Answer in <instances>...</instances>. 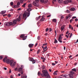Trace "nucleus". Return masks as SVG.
I'll use <instances>...</instances> for the list:
<instances>
[{
  "mask_svg": "<svg viewBox=\"0 0 78 78\" xmlns=\"http://www.w3.org/2000/svg\"><path fill=\"white\" fill-rule=\"evenodd\" d=\"M21 20V18L20 17V16H19L18 18H17L16 20H14L13 21V23L12 22H7L5 23L4 25L6 26H10L12 25H15L16 23V21H20Z\"/></svg>",
  "mask_w": 78,
  "mask_h": 78,
  "instance_id": "1",
  "label": "nucleus"
},
{
  "mask_svg": "<svg viewBox=\"0 0 78 78\" xmlns=\"http://www.w3.org/2000/svg\"><path fill=\"white\" fill-rule=\"evenodd\" d=\"M43 73H41V76L43 77H44L46 78H51L50 76L48 74V72L46 70H43L42 71Z\"/></svg>",
  "mask_w": 78,
  "mask_h": 78,
  "instance_id": "2",
  "label": "nucleus"
},
{
  "mask_svg": "<svg viewBox=\"0 0 78 78\" xmlns=\"http://www.w3.org/2000/svg\"><path fill=\"white\" fill-rule=\"evenodd\" d=\"M30 12H27L26 14V13H24L23 15V19L25 20H26L27 19V17H29L30 15Z\"/></svg>",
  "mask_w": 78,
  "mask_h": 78,
  "instance_id": "3",
  "label": "nucleus"
},
{
  "mask_svg": "<svg viewBox=\"0 0 78 78\" xmlns=\"http://www.w3.org/2000/svg\"><path fill=\"white\" fill-rule=\"evenodd\" d=\"M7 59V57H5V58H4L3 59V61L4 62H6V63L8 64L11 63V61H13L12 60H10L9 59H6V60H5V59Z\"/></svg>",
  "mask_w": 78,
  "mask_h": 78,
  "instance_id": "4",
  "label": "nucleus"
},
{
  "mask_svg": "<svg viewBox=\"0 0 78 78\" xmlns=\"http://www.w3.org/2000/svg\"><path fill=\"white\" fill-rule=\"evenodd\" d=\"M39 2V0H35V1L33 2V5L37 7H38L39 6V4L38 3Z\"/></svg>",
  "mask_w": 78,
  "mask_h": 78,
  "instance_id": "5",
  "label": "nucleus"
},
{
  "mask_svg": "<svg viewBox=\"0 0 78 78\" xmlns=\"http://www.w3.org/2000/svg\"><path fill=\"white\" fill-rule=\"evenodd\" d=\"M16 63V62H13V60H12L11 63H9L10 66L12 67H14L15 66Z\"/></svg>",
  "mask_w": 78,
  "mask_h": 78,
  "instance_id": "6",
  "label": "nucleus"
},
{
  "mask_svg": "<svg viewBox=\"0 0 78 78\" xmlns=\"http://www.w3.org/2000/svg\"><path fill=\"white\" fill-rule=\"evenodd\" d=\"M21 38H23V39H26L27 37V36L25 34H22L20 36Z\"/></svg>",
  "mask_w": 78,
  "mask_h": 78,
  "instance_id": "7",
  "label": "nucleus"
},
{
  "mask_svg": "<svg viewBox=\"0 0 78 78\" xmlns=\"http://www.w3.org/2000/svg\"><path fill=\"white\" fill-rule=\"evenodd\" d=\"M72 2V0H67V1H64L63 2V3L65 5L68 4V3H70Z\"/></svg>",
  "mask_w": 78,
  "mask_h": 78,
  "instance_id": "8",
  "label": "nucleus"
},
{
  "mask_svg": "<svg viewBox=\"0 0 78 78\" xmlns=\"http://www.w3.org/2000/svg\"><path fill=\"white\" fill-rule=\"evenodd\" d=\"M23 68H19L17 69V71H18L21 72L20 73L21 74H23L24 73L23 70Z\"/></svg>",
  "mask_w": 78,
  "mask_h": 78,
  "instance_id": "9",
  "label": "nucleus"
},
{
  "mask_svg": "<svg viewBox=\"0 0 78 78\" xmlns=\"http://www.w3.org/2000/svg\"><path fill=\"white\" fill-rule=\"evenodd\" d=\"M71 16L72 15L71 14H69L67 15L66 17V20H67L69 18L71 17Z\"/></svg>",
  "mask_w": 78,
  "mask_h": 78,
  "instance_id": "10",
  "label": "nucleus"
},
{
  "mask_svg": "<svg viewBox=\"0 0 78 78\" xmlns=\"http://www.w3.org/2000/svg\"><path fill=\"white\" fill-rule=\"evenodd\" d=\"M63 77L64 78H68L69 77V75L65 74L64 75H63Z\"/></svg>",
  "mask_w": 78,
  "mask_h": 78,
  "instance_id": "11",
  "label": "nucleus"
},
{
  "mask_svg": "<svg viewBox=\"0 0 78 78\" xmlns=\"http://www.w3.org/2000/svg\"><path fill=\"white\" fill-rule=\"evenodd\" d=\"M34 44H30L29 45V47L30 48H32L33 47Z\"/></svg>",
  "mask_w": 78,
  "mask_h": 78,
  "instance_id": "12",
  "label": "nucleus"
},
{
  "mask_svg": "<svg viewBox=\"0 0 78 78\" xmlns=\"http://www.w3.org/2000/svg\"><path fill=\"white\" fill-rule=\"evenodd\" d=\"M69 77H70V78H73V75L72 74H69Z\"/></svg>",
  "mask_w": 78,
  "mask_h": 78,
  "instance_id": "13",
  "label": "nucleus"
},
{
  "mask_svg": "<svg viewBox=\"0 0 78 78\" xmlns=\"http://www.w3.org/2000/svg\"><path fill=\"white\" fill-rule=\"evenodd\" d=\"M63 36V34L60 35L59 37V39H62V36Z\"/></svg>",
  "mask_w": 78,
  "mask_h": 78,
  "instance_id": "14",
  "label": "nucleus"
},
{
  "mask_svg": "<svg viewBox=\"0 0 78 78\" xmlns=\"http://www.w3.org/2000/svg\"><path fill=\"white\" fill-rule=\"evenodd\" d=\"M70 10L71 11H75V9L74 8H72Z\"/></svg>",
  "mask_w": 78,
  "mask_h": 78,
  "instance_id": "15",
  "label": "nucleus"
},
{
  "mask_svg": "<svg viewBox=\"0 0 78 78\" xmlns=\"http://www.w3.org/2000/svg\"><path fill=\"white\" fill-rule=\"evenodd\" d=\"M27 76L22 75L21 76V78H27Z\"/></svg>",
  "mask_w": 78,
  "mask_h": 78,
  "instance_id": "16",
  "label": "nucleus"
},
{
  "mask_svg": "<svg viewBox=\"0 0 78 78\" xmlns=\"http://www.w3.org/2000/svg\"><path fill=\"white\" fill-rule=\"evenodd\" d=\"M64 27L63 26H62L61 27V31H62L64 30Z\"/></svg>",
  "mask_w": 78,
  "mask_h": 78,
  "instance_id": "17",
  "label": "nucleus"
},
{
  "mask_svg": "<svg viewBox=\"0 0 78 78\" xmlns=\"http://www.w3.org/2000/svg\"><path fill=\"white\" fill-rule=\"evenodd\" d=\"M34 59L33 58H29V60L30 61H34Z\"/></svg>",
  "mask_w": 78,
  "mask_h": 78,
  "instance_id": "18",
  "label": "nucleus"
},
{
  "mask_svg": "<svg viewBox=\"0 0 78 78\" xmlns=\"http://www.w3.org/2000/svg\"><path fill=\"white\" fill-rule=\"evenodd\" d=\"M57 72H58L57 71H55V72H54L53 75H57Z\"/></svg>",
  "mask_w": 78,
  "mask_h": 78,
  "instance_id": "19",
  "label": "nucleus"
},
{
  "mask_svg": "<svg viewBox=\"0 0 78 78\" xmlns=\"http://www.w3.org/2000/svg\"><path fill=\"white\" fill-rule=\"evenodd\" d=\"M58 2L60 3H61L63 2L62 0H57Z\"/></svg>",
  "mask_w": 78,
  "mask_h": 78,
  "instance_id": "20",
  "label": "nucleus"
},
{
  "mask_svg": "<svg viewBox=\"0 0 78 78\" xmlns=\"http://www.w3.org/2000/svg\"><path fill=\"white\" fill-rule=\"evenodd\" d=\"M45 19V18L44 17H42L41 18V19H40V21H43V20H44Z\"/></svg>",
  "mask_w": 78,
  "mask_h": 78,
  "instance_id": "21",
  "label": "nucleus"
},
{
  "mask_svg": "<svg viewBox=\"0 0 78 78\" xmlns=\"http://www.w3.org/2000/svg\"><path fill=\"white\" fill-rule=\"evenodd\" d=\"M70 74H71V75H73L74 74V72L73 71H71L70 72Z\"/></svg>",
  "mask_w": 78,
  "mask_h": 78,
  "instance_id": "22",
  "label": "nucleus"
},
{
  "mask_svg": "<svg viewBox=\"0 0 78 78\" xmlns=\"http://www.w3.org/2000/svg\"><path fill=\"white\" fill-rule=\"evenodd\" d=\"M27 10L28 12H30V11L32 10V9L30 8H29L27 9Z\"/></svg>",
  "mask_w": 78,
  "mask_h": 78,
  "instance_id": "23",
  "label": "nucleus"
},
{
  "mask_svg": "<svg viewBox=\"0 0 78 78\" xmlns=\"http://www.w3.org/2000/svg\"><path fill=\"white\" fill-rule=\"evenodd\" d=\"M47 48V46H46L45 47H44V48H43L44 50H46Z\"/></svg>",
  "mask_w": 78,
  "mask_h": 78,
  "instance_id": "24",
  "label": "nucleus"
},
{
  "mask_svg": "<svg viewBox=\"0 0 78 78\" xmlns=\"http://www.w3.org/2000/svg\"><path fill=\"white\" fill-rule=\"evenodd\" d=\"M54 43L55 44H56L58 43V41H57L55 39L54 42Z\"/></svg>",
  "mask_w": 78,
  "mask_h": 78,
  "instance_id": "25",
  "label": "nucleus"
},
{
  "mask_svg": "<svg viewBox=\"0 0 78 78\" xmlns=\"http://www.w3.org/2000/svg\"><path fill=\"white\" fill-rule=\"evenodd\" d=\"M52 22H56V20L55 19H53Z\"/></svg>",
  "mask_w": 78,
  "mask_h": 78,
  "instance_id": "26",
  "label": "nucleus"
},
{
  "mask_svg": "<svg viewBox=\"0 0 78 78\" xmlns=\"http://www.w3.org/2000/svg\"><path fill=\"white\" fill-rule=\"evenodd\" d=\"M10 4L11 5V6H12L13 5V2H11Z\"/></svg>",
  "mask_w": 78,
  "mask_h": 78,
  "instance_id": "27",
  "label": "nucleus"
},
{
  "mask_svg": "<svg viewBox=\"0 0 78 78\" xmlns=\"http://www.w3.org/2000/svg\"><path fill=\"white\" fill-rule=\"evenodd\" d=\"M66 12L67 13H70V11H69V10H66Z\"/></svg>",
  "mask_w": 78,
  "mask_h": 78,
  "instance_id": "28",
  "label": "nucleus"
},
{
  "mask_svg": "<svg viewBox=\"0 0 78 78\" xmlns=\"http://www.w3.org/2000/svg\"><path fill=\"white\" fill-rule=\"evenodd\" d=\"M31 61L32 62V63L33 64H34L36 62V61L35 60Z\"/></svg>",
  "mask_w": 78,
  "mask_h": 78,
  "instance_id": "29",
  "label": "nucleus"
},
{
  "mask_svg": "<svg viewBox=\"0 0 78 78\" xmlns=\"http://www.w3.org/2000/svg\"><path fill=\"white\" fill-rule=\"evenodd\" d=\"M32 7V5L31 4H30L28 5V7L29 8H31Z\"/></svg>",
  "mask_w": 78,
  "mask_h": 78,
  "instance_id": "30",
  "label": "nucleus"
},
{
  "mask_svg": "<svg viewBox=\"0 0 78 78\" xmlns=\"http://www.w3.org/2000/svg\"><path fill=\"white\" fill-rule=\"evenodd\" d=\"M41 59H43V60H45L46 59L45 58H44V57H41Z\"/></svg>",
  "mask_w": 78,
  "mask_h": 78,
  "instance_id": "31",
  "label": "nucleus"
},
{
  "mask_svg": "<svg viewBox=\"0 0 78 78\" xmlns=\"http://www.w3.org/2000/svg\"><path fill=\"white\" fill-rule=\"evenodd\" d=\"M6 12V11H2L1 12V14H3L5 13Z\"/></svg>",
  "mask_w": 78,
  "mask_h": 78,
  "instance_id": "32",
  "label": "nucleus"
},
{
  "mask_svg": "<svg viewBox=\"0 0 78 78\" xmlns=\"http://www.w3.org/2000/svg\"><path fill=\"white\" fill-rule=\"evenodd\" d=\"M20 0V3H23V1H24V0H18V1H19Z\"/></svg>",
  "mask_w": 78,
  "mask_h": 78,
  "instance_id": "33",
  "label": "nucleus"
},
{
  "mask_svg": "<svg viewBox=\"0 0 78 78\" xmlns=\"http://www.w3.org/2000/svg\"><path fill=\"white\" fill-rule=\"evenodd\" d=\"M72 70L75 71V72H76V69H72Z\"/></svg>",
  "mask_w": 78,
  "mask_h": 78,
  "instance_id": "34",
  "label": "nucleus"
},
{
  "mask_svg": "<svg viewBox=\"0 0 78 78\" xmlns=\"http://www.w3.org/2000/svg\"><path fill=\"white\" fill-rule=\"evenodd\" d=\"M72 26L71 25L69 24V29H71L72 28Z\"/></svg>",
  "mask_w": 78,
  "mask_h": 78,
  "instance_id": "35",
  "label": "nucleus"
},
{
  "mask_svg": "<svg viewBox=\"0 0 78 78\" xmlns=\"http://www.w3.org/2000/svg\"><path fill=\"white\" fill-rule=\"evenodd\" d=\"M64 15L63 16H61V19H63L64 18Z\"/></svg>",
  "mask_w": 78,
  "mask_h": 78,
  "instance_id": "36",
  "label": "nucleus"
},
{
  "mask_svg": "<svg viewBox=\"0 0 78 78\" xmlns=\"http://www.w3.org/2000/svg\"><path fill=\"white\" fill-rule=\"evenodd\" d=\"M40 2L42 3H44V0H40Z\"/></svg>",
  "mask_w": 78,
  "mask_h": 78,
  "instance_id": "37",
  "label": "nucleus"
},
{
  "mask_svg": "<svg viewBox=\"0 0 78 78\" xmlns=\"http://www.w3.org/2000/svg\"><path fill=\"white\" fill-rule=\"evenodd\" d=\"M44 2L45 3H47L48 2V0H44Z\"/></svg>",
  "mask_w": 78,
  "mask_h": 78,
  "instance_id": "38",
  "label": "nucleus"
},
{
  "mask_svg": "<svg viewBox=\"0 0 78 78\" xmlns=\"http://www.w3.org/2000/svg\"><path fill=\"white\" fill-rule=\"evenodd\" d=\"M26 3H25L22 6V7H25V6L26 5Z\"/></svg>",
  "mask_w": 78,
  "mask_h": 78,
  "instance_id": "39",
  "label": "nucleus"
},
{
  "mask_svg": "<svg viewBox=\"0 0 78 78\" xmlns=\"http://www.w3.org/2000/svg\"><path fill=\"white\" fill-rule=\"evenodd\" d=\"M40 51V49H39L37 51V54H39V53Z\"/></svg>",
  "mask_w": 78,
  "mask_h": 78,
  "instance_id": "40",
  "label": "nucleus"
},
{
  "mask_svg": "<svg viewBox=\"0 0 78 78\" xmlns=\"http://www.w3.org/2000/svg\"><path fill=\"white\" fill-rule=\"evenodd\" d=\"M52 31V29L51 28H49V31L51 32Z\"/></svg>",
  "mask_w": 78,
  "mask_h": 78,
  "instance_id": "41",
  "label": "nucleus"
},
{
  "mask_svg": "<svg viewBox=\"0 0 78 78\" xmlns=\"http://www.w3.org/2000/svg\"><path fill=\"white\" fill-rule=\"evenodd\" d=\"M42 69H45V66H42Z\"/></svg>",
  "mask_w": 78,
  "mask_h": 78,
  "instance_id": "42",
  "label": "nucleus"
},
{
  "mask_svg": "<svg viewBox=\"0 0 78 78\" xmlns=\"http://www.w3.org/2000/svg\"><path fill=\"white\" fill-rule=\"evenodd\" d=\"M49 30V28H47L45 29V31H46V32L48 31Z\"/></svg>",
  "mask_w": 78,
  "mask_h": 78,
  "instance_id": "43",
  "label": "nucleus"
},
{
  "mask_svg": "<svg viewBox=\"0 0 78 78\" xmlns=\"http://www.w3.org/2000/svg\"><path fill=\"white\" fill-rule=\"evenodd\" d=\"M58 41L62 43V40L61 39H58Z\"/></svg>",
  "mask_w": 78,
  "mask_h": 78,
  "instance_id": "44",
  "label": "nucleus"
},
{
  "mask_svg": "<svg viewBox=\"0 0 78 78\" xmlns=\"http://www.w3.org/2000/svg\"><path fill=\"white\" fill-rule=\"evenodd\" d=\"M73 20H73V19H71V20H70V23H71L72 22H73Z\"/></svg>",
  "mask_w": 78,
  "mask_h": 78,
  "instance_id": "45",
  "label": "nucleus"
},
{
  "mask_svg": "<svg viewBox=\"0 0 78 78\" xmlns=\"http://www.w3.org/2000/svg\"><path fill=\"white\" fill-rule=\"evenodd\" d=\"M20 2H18L17 3V5L18 6H19V5H20Z\"/></svg>",
  "mask_w": 78,
  "mask_h": 78,
  "instance_id": "46",
  "label": "nucleus"
},
{
  "mask_svg": "<svg viewBox=\"0 0 78 78\" xmlns=\"http://www.w3.org/2000/svg\"><path fill=\"white\" fill-rule=\"evenodd\" d=\"M3 58V57H2V56H0V59H2Z\"/></svg>",
  "mask_w": 78,
  "mask_h": 78,
  "instance_id": "47",
  "label": "nucleus"
},
{
  "mask_svg": "<svg viewBox=\"0 0 78 78\" xmlns=\"http://www.w3.org/2000/svg\"><path fill=\"white\" fill-rule=\"evenodd\" d=\"M37 39H41V37L40 36H38V37H37Z\"/></svg>",
  "mask_w": 78,
  "mask_h": 78,
  "instance_id": "48",
  "label": "nucleus"
},
{
  "mask_svg": "<svg viewBox=\"0 0 78 78\" xmlns=\"http://www.w3.org/2000/svg\"><path fill=\"white\" fill-rule=\"evenodd\" d=\"M41 72H38V73H37L38 75H41Z\"/></svg>",
  "mask_w": 78,
  "mask_h": 78,
  "instance_id": "49",
  "label": "nucleus"
},
{
  "mask_svg": "<svg viewBox=\"0 0 78 78\" xmlns=\"http://www.w3.org/2000/svg\"><path fill=\"white\" fill-rule=\"evenodd\" d=\"M76 18V16H73V17H72V19H74Z\"/></svg>",
  "mask_w": 78,
  "mask_h": 78,
  "instance_id": "50",
  "label": "nucleus"
},
{
  "mask_svg": "<svg viewBox=\"0 0 78 78\" xmlns=\"http://www.w3.org/2000/svg\"><path fill=\"white\" fill-rule=\"evenodd\" d=\"M24 68V67H23V65H22L21 66V69H23Z\"/></svg>",
  "mask_w": 78,
  "mask_h": 78,
  "instance_id": "51",
  "label": "nucleus"
},
{
  "mask_svg": "<svg viewBox=\"0 0 78 78\" xmlns=\"http://www.w3.org/2000/svg\"><path fill=\"white\" fill-rule=\"evenodd\" d=\"M72 36V33H71L70 34V35L69 36V37L70 38Z\"/></svg>",
  "mask_w": 78,
  "mask_h": 78,
  "instance_id": "52",
  "label": "nucleus"
},
{
  "mask_svg": "<svg viewBox=\"0 0 78 78\" xmlns=\"http://www.w3.org/2000/svg\"><path fill=\"white\" fill-rule=\"evenodd\" d=\"M47 45V43H46L45 44H44L43 45V46H46Z\"/></svg>",
  "mask_w": 78,
  "mask_h": 78,
  "instance_id": "53",
  "label": "nucleus"
},
{
  "mask_svg": "<svg viewBox=\"0 0 78 78\" xmlns=\"http://www.w3.org/2000/svg\"><path fill=\"white\" fill-rule=\"evenodd\" d=\"M18 68H16L15 69V71H16L17 70H18Z\"/></svg>",
  "mask_w": 78,
  "mask_h": 78,
  "instance_id": "54",
  "label": "nucleus"
},
{
  "mask_svg": "<svg viewBox=\"0 0 78 78\" xmlns=\"http://www.w3.org/2000/svg\"><path fill=\"white\" fill-rule=\"evenodd\" d=\"M37 43H36V44H35V47H36V46H37Z\"/></svg>",
  "mask_w": 78,
  "mask_h": 78,
  "instance_id": "55",
  "label": "nucleus"
},
{
  "mask_svg": "<svg viewBox=\"0 0 78 78\" xmlns=\"http://www.w3.org/2000/svg\"><path fill=\"white\" fill-rule=\"evenodd\" d=\"M12 72V71H11V69L9 70V73H11Z\"/></svg>",
  "mask_w": 78,
  "mask_h": 78,
  "instance_id": "56",
  "label": "nucleus"
},
{
  "mask_svg": "<svg viewBox=\"0 0 78 78\" xmlns=\"http://www.w3.org/2000/svg\"><path fill=\"white\" fill-rule=\"evenodd\" d=\"M44 51H42V52L43 53H44L46 51V50H44Z\"/></svg>",
  "mask_w": 78,
  "mask_h": 78,
  "instance_id": "57",
  "label": "nucleus"
},
{
  "mask_svg": "<svg viewBox=\"0 0 78 78\" xmlns=\"http://www.w3.org/2000/svg\"><path fill=\"white\" fill-rule=\"evenodd\" d=\"M41 17V16H39V17H38V20H39L40 19Z\"/></svg>",
  "mask_w": 78,
  "mask_h": 78,
  "instance_id": "58",
  "label": "nucleus"
},
{
  "mask_svg": "<svg viewBox=\"0 0 78 78\" xmlns=\"http://www.w3.org/2000/svg\"><path fill=\"white\" fill-rule=\"evenodd\" d=\"M11 16L10 15H9V14L8 15V17H11Z\"/></svg>",
  "mask_w": 78,
  "mask_h": 78,
  "instance_id": "59",
  "label": "nucleus"
},
{
  "mask_svg": "<svg viewBox=\"0 0 78 78\" xmlns=\"http://www.w3.org/2000/svg\"><path fill=\"white\" fill-rule=\"evenodd\" d=\"M4 69H5V70H7V68H5V67H4Z\"/></svg>",
  "mask_w": 78,
  "mask_h": 78,
  "instance_id": "60",
  "label": "nucleus"
},
{
  "mask_svg": "<svg viewBox=\"0 0 78 78\" xmlns=\"http://www.w3.org/2000/svg\"><path fill=\"white\" fill-rule=\"evenodd\" d=\"M52 65L53 66H54L55 65V63H52Z\"/></svg>",
  "mask_w": 78,
  "mask_h": 78,
  "instance_id": "61",
  "label": "nucleus"
},
{
  "mask_svg": "<svg viewBox=\"0 0 78 78\" xmlns=\"http://www.w3.org/2000/svg\"><path fill=\"white\" fill-rule=\"evenodd\" d=\"M78 19H75V21H76H76H78Z\"/></svg>",
  "mask_w": 78,
  "mask_h": 78,
  "instance_id": "62",
  "label": "nucleus"
},
{
  "mask_svg": "<svg viewBox=\"0 0 78 78\" xmlns=\"http://www.w3.org/2000/svg\"><path fill=\"white\" fill-rule=\"evenodd\" d=\"M21 9V8H20V9H17V10H18V11H19Z\"/></svg>",
  "mask_w": 78,
  "mask_h": 78,
  "instance_id": "63",
  "label": "nucleus"
},
{
  "mask_svg": "<svg viewBox=\"0 0 78 78\" xmlns=\"http://www.w3.org/2000/svg\"><path fill=\"white\" fill-rule=\"evenodd\" d=\"M13 9H11L9 11L12 12V11H13Z\"/></svg>",
  "mask_w": 78,
  "mask_h": 78,
  "instance_id": "64",
  "label": "nucleus"
}]
</instances>
